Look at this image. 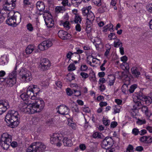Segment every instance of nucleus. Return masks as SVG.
<instances>
[{
    "mask_svg": "<svg viewBox=\"0 0 152 152\" xmlns=\"http://www.w3.org/2000/svg\"><path fill=\"white\" fill-rule=\"evenodd\" d=\"M20 118V115L17 111L10 110L6 115L5 120L9 126L14 128L19 124Z\"/></svg>",
    "mask_w": 152,
    "mask_h": 152,
    "instance_id": "obj_1",
    "label": "nucleus"
},
{
    "mask_svg": "<svg viewBox=\"0 0 152 152\" xmlns=\"http://www.w3.org/2000/svg\"><path fill=\"white\" fill-rule=\"evenodd\" d=\"M12 141V136L7 133H3L1 135L0 140L1 146L4 150H7L11 146L13 148L16 147L18 144L16 142L13 141L11 143Z\"/></svg>",
    "mask_w": 152,
    "mask_h": 152,
    "instance_id": "obj_2",
    "label": "nucleus"
},
{
    "mask_svg": "<svg viewBox=\"0 0 152 152\" xmlns=\"http://www.w3.org/2000/svg\"><path fill=\"white\" fill-rule=\"evenodd\" d=\"M45 145L41 142L32 143L28 148L26 152H43L45 150Z\"/></svg>",
    "mask_w": 152,
    "mask_h": 152,
    "instance_id": "obj_3",
    "label": "nucleus"
},
{
    "mask_svg": "<svg viewBox=\"0 0 152 152\" xmlns=\"http://www.w3.org/2000/svg\"><path fill=\"white\" fill-rule=\"evenodd\" d=\"M34 99V102L31 101V107H32L34 113L37 112H40L44 108L45 103L43 100L41 99Z\"/></svg>",
    "mask_w": 152,
    "mask_h": 152,
    "instance_id": "obj_4",
    "label": "nucleus"
},
{
    "mask_svg": "<svg viewBox=\"0 0 152 152\" xmlns=\"http://www.w3.org/2000/svg\"><path fill=\"white\" fill-rule=\"evenodd\" d=\"M21 15L19 13L14 14L6 20V23L9 26L15 27L21 22Z\"/></svg>",
    "mask_w": 152,
    "mask_h": 152,
    "instance_id": "obj_5",
    "label": "nucleus"
},
{
    "mask_svg": "<svg viewBox=\"0 0 152 152\" xmlns=\"http://www.w3.org/2000/svg\"><path fill=\"white\" fill-rule=\"evenodd\" d=\"M31 101H28L20 104L19 106L20 110L25 113L33 114L32 107H31Z\"/></svg>",
    "mask_w": 152,
    "mask_h": 152,
    "instance_id": "obj_6",
    "label": "nucleus"
},
{
    "mask_svg": "<svg viewBox=\"0 0 152 152\" xmlns=\"http://www.w3.org/2000/svg\"><path fill=\"white\" fill-rule=\"evenodd\" d=\"M21 80L23 82L28 83L32 79L31 72L27 70L23 69L19 73Z\"/></svg>",
    "mask_w": 152,
    "mask_h": 152,
    "instance_id": "obj_7",
    "label": "nucleus"
},
{
    "mask_svg": "<svg viewBox=\"0 0 152 152\" xmlns=\"http://www.w3.org/2000/svg\"><path fill=\"white\" fill-rule=\"evenodd\" d=\"M113 144V140L112 137H107L102 141L101 146L103 148L106 149L111 147Z\"/></svg>",
    "mask_w": 152,
    "mask_h": 152,
    "instance_id": "obj_8",
    "label": "nucleus"
},
{
    "mask_svg": "<svg viewBox=\"0 0 152 152\" xmlns=\"http://www.w3.org/2000/svg\"><path fill=\"white\" fill-rule=\"evenodd\" d=\"M50 66V62L48 59L45 58L41 59L39 66L41 70L44 71L48 69Z\"/></svg>",
    "mask_w": 152,
    "mask_h": 152,
    "instance_id": "obj_9",
    "label": "nucleus"
},
{
    "mask_svg": "<svg viewBox=\"0 0 152 152\" xmlns=\"http://www.w3.org/2000/svg\"><path fill=\"white\" fill-rule=\"evenodd\" d=\"M63 138L58 136L57 134H54L53 136L50 139V142L52 144H54L58 147H60L62 145L61 140Z\"/></svg>",
    "mask_w": 152,
    "mask_h": 152,
    "instance_id": "obj_10",
    "label": "nucleus"
},
{
    "mask_svg": "<svg viewBox=\"0 0 152 152\" xmlns=\"http://www.w3.org/2000/svg\"><path fill=\"white\" fill-rule=\"evenodd\" d=\"M9 107V103L7 100H0V115L5 112Z\"/></svg>",
    "mask_w": 152,
    "mask_h": 152,
    "instance_id": "obj_11",
    "label": "nucleus"
},
{
    "mask_svg": "<svg viewBox=\"0 0 152 152\" xmlns=\"http://www.w3.org/2000/svg\"><path fill=\"white\" fill-rule=\"evenodd\" d=\"M58 109V110L57 111V112L62 115H65L68 114L67 111L69 110V108L66 105H62L58 106L56 108Z\"/></svg>",
    "mask_w": 152,
    "mask_h": 152,
    "instance_id": "obj_12",
    "label": "nucleus"
},
{
    "mask_svg": "<svg viewBox=\"0 0 152 152\" xmlns=\"http://www.w3.org/2000/svg\"><path fill=\"white\" fill-rule=\"evenodd\" d=\"M58 35L61 39H68L71 37V35L64 30H60L58 32Z\"/></svg>",
    "mask_w": 152,
    "mask_h": 152,
    "instance_id": "obj_13",
    "label": "nucleus"
},
{
    "mask_svg": "<svg viewBox=\"0 0 152 152\" xmlns=\"http://www.w3.org/2000/svg\"><path fill=\"white\" fill-rule=\"evenodd\" d=\"M34 92H36L35 90H33L31 86H29L27 90L26 94L30 98V99L34 100L38 98V96H35Z\"/></svg>",
    "mask_w": 152,
    "mask_h": 152,
    "instance_id": "obj_14",
    "label": "nucleus"
},
{
    "mask_svg": "<svg viewBox=\"0 0 152 152\" xmlns=\"http://www.w3.org/2000/svg\"><path fill=\"white\" fill-rule=\"evenodd\" d=\"M15 5V3L11 2L7 3V1L5 2V4L3 5V9L4 10L10 11H11L14 8Z\"/></svg>",
    "mask_w": 152,
    "mask_h": 152,
    "instance_id": "obj_15",
    "label": "nucleus"
},
{
    "mask_svg": "<svg viewBox=\"0 0 152 152\" xmlns=\"http://www.w3.org/2000/svg\"><path fill=\"white\" fill-rule=\"evenodd\" d=\"M36 7L37 10L39 11V14L40 15L43 14L45 8V6L43 2L39 1L36 3Z\"/></svg>",
    "mask_w": 152,
    "mask_h": 152,
    "instance_id": "obj_16",
    "label": "nucleus"
},
{
    "mask_svg": "<svg viewBox=\"0 0 152 152\" xmlns=\"http://www.w3.org/2000/svg\"><path fill=\"white\" fill-rule=\"evenodd\" d=\"M141 142L146 144H150L152 142V137L150 136H143L140 139Z\"/></svg>",
    "mask_w": 152,
    "mask_h": 152,
    "instance_id": "obj_17",
    "label": "nucleus"
},
{
    "mask_svg": "<svg viewBox=\"0 0 152 152\" xmlns=\"http://www.w3.org/2000/svg\"><path fill=\"white\" fill-rule=\"evenodd\" d=\"M44 20L45 24L47 27L51 28L53 26L54 21L52 18H45Z\"/></svg>",
    "mask_w": 152,
    "mask_h": 152,
    "instance_id": "obj_18",
    "label": "nucleus"
},
{
    "mask_svg": "<svg viewBox=\"0 0 152 152\" xmlns=\"http://www.w3.org/2000/svg\"><path fill=\"white\" fill-rule=\"evenodd\" d=\"M5 80L6 82V84L9 87L13 86L15 84L16 82V80L14 78L12 79L8 77Z\"/></svg>",
    "mask_w": 152,
    "mask_h": 152,
    "instance_id": "obj_19",
    "label": "nucleus"
},
{
    "mask_svg": "<svg viewBox=\"0 0 152 152\" xmlns=\"http://www.w3.org/2000/svg\"><path fill=\"white\" fill-rule=\"evenodd\" d=\"M145 96L144 95L143 93L141 91H139L136 93L135 95L134 96L133 99H135V100L137 99L139 101L144 100V97Z\"/></svg>",
    "mask_w": 152,
    "mask_h": 152,
    "instance_id": "obj_20",
    "label": "nucleus"
},
{
    "mask_svg": "<svg viewBox=\"0 0 152 152\" xmlns=\"http://www.w3.org/2000/svg\"><path fill=\"white\" fill-rule=\"evenodd\" d=\"M131 70L132 74L136 77H138L140 74V73L138 71L137 68L136 66L132 67Z\"/></svg>",
    "mask_w": 152,
    "mask_h": 152,
    "instance_id": "obj_21",
    "label": "nucleus"
},
{
    "mask_svg": "<svg viewBox=\"0 0 152 152\" xmlns=\"http://www.w3.org/2000/svg\"><path fill=\"white\" fill-rule=\"evenodd\" d=\"M96 60L97 59L96 58H94L92 55H89L87 58L86 62L90 66H93L92 65L91 61H92L93 63H95Z\"/></svg>",
    "mask_w": 152,
    "mask_h": 152,
    "instance_id": "obj_22",
    "label": "nucleus"
},
{
    "mask_svg": "<svg viewBox=\"0 0 152 152\" xmlns=\"http://www.w3.org/2000/svg\"><path fill=\"white\" fill-rule=\"evenodd\" d=\"M17 66H16L13 71L10 73H9L8 76L9 78H10L12 79L14 78L16 80L17 79Z\"/></svg>",
    "mask_w": 152,
    "mask_h": 152,
    "instance_id": "obj_23",
    "label": "nucleus"
},
{
    "mask_svg": "<svg viewBox=\"0 0 152 152\" xmlns=\"http://www.w3.org/2000/svg\"><path fill=\"white\" fill-rule=\"evenodd\" d=\"M65 146H70L72 145L71 140L67 137H65L62 141Z\"/></svg>",
    "mask_w": 152,
    "mask_h": 152,
    "instance_id": "obj_24",
    "label": "nucleus"
},
{
    "mask_svg": "<svg viewBox=\"0 0 152 152\" xmlns=\"http://www.w3.org/2000/svg\"><path fill=\"white\" fill-rule=\"evenodd\" d=\"M35 49V48L33 45H29L26 49L25 52L26 54H29L31 53Z\"/></svg>",
    "mask_w": 152,
    "mask_h": 152,
    "instance_id": "obj_25",
    "label": "nucleus"
},
{
    "mask_svg": "<svg viewBox=\"0 0 152 152\" xmlns=\"http://www.w3.org/2000/svg\"><path fill=\"white\" fill-rule=\"evenodd\" d=\"M20 96L21 99L23 101H25V102H26V101L29 100L31 101L30 97L26 93H23L22 94L20 95Z\"/></svg>",
    "mask_w": 152,
    "mask_h": 152,
    "instance_id": "obj_26",
    "label": "nucleus"
},
{
    "mask_svg": "<svg viewBox=\"0 0 152 152\" xmlns=\"http://www.w3.org/2000/svg\"><path fill=\"white\" fill-rule=\"evenodd\" d=\"M122 46V43L119 39H116L114 42V46L115 48H118Z\"/></svg>",
    "mask_w": 152,
    "mask_h": 152,
    "instance_id": "obj_27",
    "label": "nucleus"
},
{
    "mask_svg": "<svg viewBox=\"0 0 152 152\" xmlns=\"http://www.w3.org/2000/svg\"><path fill=\"white\" fill-rule=\"evenodd\" d=\"M43 42L46 49L51 46L53 45L52 42L49 40L44 41Z\"/></svg>",
    "mask_w": 152,
    "mask_h": 152,
    "instance_id": "obj_28",
    "label": "nucleus"
},
{
    "mask_svg": "<svg viewBox=\"0 0 152 152\" xmlns=\"http://www.w3.org/2000/svg\"><path fill=\"white\" fill-rule=\"evenodd\" d=\"M113 25L111 23H110L104 27V31L106 32L107 30H109L110 31L113 30Z\"/></svg>",
    "mask_w": 152,
    "mask_h": 152,
    "instance_id": "obj_29",
    "label": "nucleus"
},
{
    "mask_svg": "<svg viewBox=\"0 0 152 152\" xmlns=\"http://www.w3.org/2000/svg\"><path fill=\"white\" fill-rule=\"evenodd\" d=\"M94 18V14L91 11H90L87 16V20H90V21H93Z\"/></svg>",
    "mask_w": 152,
    "mask_h": 152,
    "instance_id": "obj_30",
    "label": "nucleus"
},
{
    "mask_svg": "<svg viewBox=\"0 0 152 152\" xmlns=\"http://www.w3.org/2000/svg\"><path fill=\"white\" fill-rule=\"evenodd\" d=\"M133 101L135 103V104L133 106V107L135 109H139L138 107L141 106L142 104L140 102V101H136L135 100V99H134Z\"/></svg>",
    "mask_w": 152,
    "mask_h": 152,
    "instance_id": "obj_31",
    "label": "nucleus"
},
{
    "mask_svg": "<svg viewBox=\"0 0 152 152\" xmlns=\"http://www.w3.org/2000/svg\"><path fill=\"white\" fill-rule=\"evenodd\" d=\"M31 86L33 90H35L36 92H34L35 95V96H37L38 94L39 91V88L37 87V86L35 85H32L30 86Z\"/></svg>",
    "mask_w": 152,
    "mask_h": 152,
    "instance_id": "obj_32",
    "label": "nucleus"
},
{
    "mask_svg": "<svg viewBox=\"0 0 152 152\" xmlns=\"http://www.w3.org/2000/svg\"><path fill=\"white\" fill-rule=\"evenodd\" d=\"M68 121L69 122L68 123V124L69 125V126L71 127L72 128V129L74 130L75 129L76 125L75 124L72 123L73 122L72 121V120L70 119H69V120H68Z\"/></svg>",
    "mask_w": 152,
    "mask_h": 152,
    "instance_id": "obj_33",
    "label": "nucleus"
},
{
    "mask_svg": "<svg viewBox=\"0 0 152 152\" xmlns=\"http://www.w3.org/2000/svg\"><path fill=\"white\" fill-rule=\"evenodd\" d=\"M143 101L145 102V103L147 105H149L151 103V97L149 96H145L144 97V100H143Z\"/></svg>",
    "mask_w": 152,
    "mask_h": 152,
    "instance_id": "obj_34",
    "label": "nucleus"
},
{
    "mask_svg": "<svg viewBox=\"0 0 152 152\" xmlns=\"http://www.w3.org/2000/svg\"><path fill=\"white\" fill-rule=\"evenodd\" d=\"M83 0H71V3L73 6H78L81 3Z\"/></svg>",
    "mask_w": 152,
    "mask_h": 152,
    "instance_id": "obj_35",
    "label": "nucleus"
},
{
    "mask_svg": "<svg viewBox=\"0 0 152 152\" xmlns=\"http://www.w3.org/2000/svg\"><path fill=\"white\" fill-rule=\"evenodd\" d=\"M75 77L73 74L71 73H69L66 77V80L67 81H71L75 79Z\"/></svg>",
    "mask_w": 152,
    "mask_h": 152,
    "instance_id": "obj_36",
    "label": "nucleus"
},
{
    "mask_svg": "<svg viewBox=\"0 0 152 152\" xmlns=\"http://www.w3.org/2000/svg\"><path fill=\"white\" fill-rule=\"evenodd\" d=\"M102 134L100 133L96 132L93 134L92 136L94 138H102Z\"/></svg>",
    "mask_w": 152,
    "mask_h": 152,
    "instance_id": "obj_37",
    "label": "nucleus"
},
{
    "mask_svg": "<svg viewBox=\"0 0 152 152\" xmlns=\"http://www.w3.org/2000/svg\"><path fill=\"white\" fill-rule=\"evenodd\" d=\"M106 9L105 5H103L98 9V12L100 13H103L105 11Z\"/></svg>",
    "mask_w": 152,
    "mask_h": 152,
    "instance_id": "obj_38",
    "label": "nucleus"
},
{
    "mask_svg": "<svg viewBox=\"0 0 152 152\" xmlns=\"http://www.w3.org/2000/svg\"><path fill=\"white\" fill-rule=\"evenodd\" d=\"M81 21V17L78 15H76L75 16V18L74 21L76 23H80Z\"/></svg>",
    "mask_w": 152,
    "mask_h": 152,
    "instance_id": "obj_39",
    "label": "nucleus"
},
{
    "mask_svg": "<svg viewBox=\"0 0 152 152\" xmlns=\"http://www.w3.org/2000/svg\"><path fill=\"white\" fill-rule=\"evenodd\" d=\"M75 65L73 63L71 64L68 67V71L70 72L75 70Z\"/></svg>",
    "mask_w": 152,
    "mask_h": 152,
    "instance_id": "obj_40",
    "label": "nucleus"
},
{
    "mask_svg": "<svg viewBox=\"0 0 152 152\" xmlns=\"http://www.w3.org/2000/svg\"><path fill=\"white\" fill-rule=\"evenodd\" d=\"M141 110L143 112L145 113V115H148L147 114L148 113L150 112V111H148V109L147 107L145 106H143L142 107Z\"/></svg>",
    "mask_w": 152,
    "mask_h": 152,
    "instance_id": "obj_41",
    "label": "nucleus"
},
{
    "mask_svg": "<svg viewBox=\"0 0 152 152\" xmlns=\"http://www.w3.org/2000/svg\"><path fill=\"white\" fill-rule=\"evenodd\" d=\"M108 37L110 40H111L116 39L117 37L115 33H111L108 35Z\"/></svg>",
    "mask_w": 152,
    "mask_h": 152,
    "instance_id": "obj_42",
    "label": "nucleus"
},
{
    "mask_svg": "<svg viewBox=\"0 0 152 152\" xmlns=\"http://www.w3.org/2000/svg\"><path fill=\"white\" fill-rule=\"evenodd\" d=\"M137 85L136 84H134L131 85L129 89V92L132 93H133L134 90L137 88Z\"/></svg>",
    "mask_w": 152,
    "mask_h": 152,
    "instance_id": "obj_43",
    "label": "nucleus"
},
{
    "mask_svg": "<svg viewBox=\"0 0 152 152\" xmlns=\"http://www.w3.org/2000/svg\"><path fill=\"white\" fill-rule=\"evenodd\" d=\"M69 23L67 21H66L63 23V26L64 27L66 28V30H68L70 28V26H69Z\"/></svg>",
    "mask_w": 152,
    "mask_h": 152,
    "instance_id": "obj_44",
    "label": "nucleus"
},
{
    "mask_svg": "<svg viewBox=\"0 0 152 152\" xmlns=\"http://www.w3.org/2000/svg\"><path fill=\"white\" fill-rule=\"evenodd\" d=\"M38 48L40 50H43L46 49L43 42L38 45Z\"/></svg>",
    "mask_w": 152,
    "mask_h": 152,
    "instance_id": "obj_45",
    "label": "nucleus"
},
{
    "mask_svg": "<svg viewBox=\"0 0 152 152\" xmlns=\"http://www.w3.org/2000/svg\"><path fill=\"white\" fill-rule=\"evenodd\" d=\"M6 59L4 57H2L0 58V65H4L6 63Z\"/></svg>",
    "mask_w": 152,
    "mask_h": 152,
    "instance_id": "obj_46",
    "label": "nucleus"
},
{
    "mask_svg": "<svg viewBox=\"0 0 152 152\" xmlns=\"http://www.w3.org/2000/svg\"><path fill=\"white\" fill-rule=\"evenodd\" d=\"M32 121L34 124H36L39 121V118L38 117H34L32 118Z\"/></svg>",
    "mask_w": 152,
    "mask_h": 152,
    "instance_id": "obj_47",
    "label": "nucleus"
},
{
    "mask_svg": "<svg viewBox=\"0 0 152 152\" xmlns=\"http://www.w3.org/2000/svg\"><path fill=\"white\" fill-rule=\"evenodd\" d=\"M110 121L106 118H103V124L105 126H107L109 125Z\"/></svg>",
    "mask_w": 152,
    "mask_h": 152,
    "instance_id": "obj_48",
    "label": "nucleus"
},
{
    "mask_svg": "<svg viewBox=\"0 0 152 152\" xmlns=\"http://www.w3.org/2000/svg\"><path fill=\"white\" fill-rule=\"evenodd\" d=\"M82 13L84 16L87 15L89 12H90V11H88V10L86 8H84L82 9Z\"/></svg>",
    "mask_w": 152,
    "mask_h": 152,
    "instance_id": "obj_49",
    "label": "nucleus"
},
{
    "mask_svg": "<svg viewBox=\"0 0 152 152\" xmlns=\"http://www.w3.org/2000/svg\"><path fill=\"white\" fill-rule=\"evenodd\" d=\"M94 4L98 6H100L101 5V0H92Z\"/></svg>",
    "mask_w": 152,
    "mask_h": 152,
    "instance_id": "obj_50",
    "label": "nucleus"
},
{
    "mask_svg": "<svg viewBox=\"0 0 152 152\" xmlns=\"http://www.w3.org/2000/svg\"><path fill=\"white\" fill-rule=\"evenodd\" d=\"M137 109H135V108H134L133 107L132 109L131 114L132 117L134 118H135L136 117V116L137 115L136 112L137 111Z\"/></svg>",
    "mask_w": 152,
    "mask_h": 152,
    "instance_id": "obj_51",
    "label": "nucleus"
},
{
    "mask_svg": "<svg viewBox=\"0 0 152 152\" xmlns=\"http://www.w3.org/2000/svg\"><path fill=\"white\" fill-rule=\"evenodd\" d=\"M80 75L82 76L83 78L85 79L88 77V75L84 72H81L80 73Z\"/></svg>",
    "mask_w": 152,
    "mask_h": 152,
    "instance_id": "obj_52",
    "label": "nucleus"
},
{
    "mask_svg": "<svg viewBox=\"0 0 152 152\" xmlns=\"http://www.w3.org/2000/svg\"><path fill=\"white\" fill-rule=\"evenodd\" d=\"M83 52V50L78 48L77 50V52L74 53L77 54V56L78 57L79 60L80 58V56L79 54L82 53Z\"/></svg>",
    "mask_w": 152,
    "mask_h": 152,
    "instance_id": "obj_53",
    "label": "nucleus"
},
{
    "mask_svg": "<svg viewBox=\"0 0 152 152\" xmlns=\"http://www.w3.org/2000/svg\"><path fill=\"white\" fill-rule=\"evenodd\" d=\"M132 145H129L126 148V152H131V151H134Z\"/></svg>",
    "mask_w": 152,
    "mask_h": 152,
    "instance_id": "obj_54",
    "label": "nucleus"
},
{
    "mask_svg": "<svg viewBox=\"0 0 152 152\" xmlns=\"http://www.w3.org/2000/svg\"><path fill=\"white\" fill-rule=\"evenodd\" d=\"M66 93L69 96H71L73 94V91L70 88H68L66 90Z\"/></svg>",
    "mask_w": 152,
    "mask_h": 152,
    "instance_id": "obj_55",
    "label": "nucleus"
},
{
    "mask_svg": "<svg viewBox=\"0 0 152 152\" xmlns=\"http://www.w3.org/2000/svg\"><path fill=\"white\" fill-rule=\"evenodd\" d=\"M121 88L123 92L125 93L126 91L128 89V85L124 84L122 86Z\"/></svg>",
    "mask_w": 152,
    "mask_h": 152,
    "instance_id": "obj_56",
    "label": "nucleus"
},
{
    "mask_svg": "<svg viewBox=\"0 0 152 152\" xmlns=\"http://www.w3.org/2000/svg\"><path fill=\"white\" fill-rule=\"evenodd\" d=\"M137 123L139 125H140L146 123V121L145 119L140 120L139 119L137 121Z\"/></svg>",
    "mask_w": 152,
    "mask_h": 152,
    "instance_id": "obj_57",
    "label": "nucleus"
},
{
    "mask_svg": "<svg viewBox=\"0 0 152 152\" xmlns=\"http://www.w3.org/2000/svg\"><path fill=\"white\" fill-rule=\"evenodd\" d=\"M139 131L138 129L134 128L132 129V133L135 135H137L139 133Z\"/></svg>",
    "mask_w": 152,
    "mask_h": 152,
    "instance_id": "obj_58",
    "label": "nucleus"
},
{
    "mask_svg": "<svg viewBox=\"0 0 152 152\" xmlns=\"http://www.w3.org/2000/svg\"><path fill=\"white\" fill-rule=\"evenodd\" d=\"M27 29L29 31H31L33 30V28L32 26V25L31 23H28L27 25Z\"/></svg>",
    "mask_w": 152,
    "mask_h": 152,
    "instance_id": "obj_59",
    "label": "nucleus"
},
{
    "mask_svg": "<svg viewBox=\"0 0 152 152\" xmlns=\"http://www.w3.org/2000/svg\"><path fill=\"white\" fill-rule=\"evenodd\" d=\"M88 67L86 65H82L80 67V69L82 71H85L88 69Z\"/></svg>",
    "mask_w": 152,
    "mask_h": 152,
    "instance_id": "obj_60",
    "label": "nucleus"
},
{
    "mask_svg": "<svg viewBox=\"0 0 152 152\" xmlns=\"http://www.w3.org/2000/svg\"><path fill=\"white\" fill-rule=\"evenodd\" d=\"M93 21H90V20H87L86 23V27L89 28L91 27V24Z\"/></svg>",
    "mask_w": 152,
    "mask_h": 152,
    "instance_id": "obj_61",
    "label": "nucleus"
},
{
    "mask_svg": "<svg viewBox=\"0 0 152 152\" xmlns=\"http://www.w3.org/2000/svg\"><path fill=\"white\" fill-rule=\"evenodd\" d=\"M118 125V123L116 121H112L110 124V127L111 128H114Z\"/></svg>",
    "mask_w": 152,
    "mask_h": 152,
    "instance_id": "obj_62",
    "label": "nucleus"
},
{
    "mask_svg": "<svg viewBox=\"0 0 152 152\" xmlns=\"http://www.w3.org/2000/svg\"><path fill=\"white\" fill-rule=\"evenodd\" d=\"M147 115H146L148 117V119L151 121H152V114L150 112Z\"/></svg>",
    "mask_w": 152,
    "mask_h": 152,
    "instance_id": "obj_63",
    "label": "nucleus"
},
{
    "mask_svg": "<svg viewBox=\"0 0 152 152\" xmlns=\"http://www.w3.org/2000/svg\"><path fill=\"white\" fill-rule=\"evenodd\" d=\"M121 76V77L123 79L126 78L127 79L128 78V76L126 74V72H122Z\"/></svg>",
    "mask_w": 152,
    "mask_h": 152,
    "instance_id": "obj_64",
    "label": "nucleus"
}]
</instances>
